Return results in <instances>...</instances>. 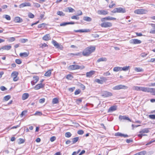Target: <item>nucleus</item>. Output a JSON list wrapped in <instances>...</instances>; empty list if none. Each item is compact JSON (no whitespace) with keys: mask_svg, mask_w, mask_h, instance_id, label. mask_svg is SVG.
Masks as SVG:
<instances>
[{"mask_svg":"<svg viewBox=\"0 0 155 155\" xmlns=\"http://www.w3.org/2000/svg\"><path fill=\"white\" fill-rule=\"evenodd\" d=\"M15 39L14 37H11L8 39V41L10 42H12L14 41Z\"/></svg>","mask_w":155,"mask_h":155,"instance_id":"3c124183","label":"nucleus"},{"mask_svg":"<svg viewBox=\"0 0 155 155\" xmlns=\"http://www.w3.org/2000/svg\"><path fill=\"white\" fill-rule=\"evenodd\" d=\"M48 47V45L46 43L41 44L40 45V47L41 48L43 49H45Z\"/></svg>","mask_w":155,"mask_h":155,"instance_id":"c756f323","label":"nucleus"},{"mask_svg":"<svg viewBox=\"0 0 155 155\" xmlns=\"http://www.w3.org/2000/svg\"><path fill=\"white\" fill-rule=\"evenodd\" d=\"M73 78V76L70 74H68L66 76V78L68 80H71Z\"/></svg>","mask_w":155,"mask_h":155,"instance_id":"ea45409f","label":"nucleus"},{"mask_svg":"<svg viewBox=\"0 0 155 155\" xmlns=\"http://www.w3.org/2000/svg\"><path fill=\"white\" fill-rule=\"evenodd\" d=\"M46 25V24H45V23H42L41 24H40L39 25V28H44L45 27Z\"/></svg>","mask_w":155,"mask_h":155,"instance_id":"de8ad7c7","label":"nucleus"},{"mask_svg":"<svg viewBox=\"0 0 155 155\" xmlns=\"http://www.w3.org/2000/svg\"><path fill=\"white\" fill-rule=\"evenodd\" d=\"M101 25L103 28H106L111 27L112 25L111 22H105L102 23Z\"/></svg>","mask_w":155,"mask_h":155,"instance_id":"0eeeda50","label":"nucleus"},{"mask_svg":"<svg viewBox=\"0 0 155 155\" xmlns=\"http://www.w3.org/2000/svg\"><path fill=\"white\" fill-rule=\"evenodd\" d=\"M95 81L98 83V84H103V83H102V81L101 80H100L98 79H97L95 80Z\"/></svg>","mask_w":155,"mask_h":155,"instance_id":"8fccbe9b","label":"nucleus"},{"mask_svg":"<svg viewBox=\"0 0 155 155\" xmlns=\"http://www.w3.org/2000/svg\"><path fill=\"white\" fill-rule=\"evenodd\" d=\"M130 68V66H125V67H124L123 68L121 67V71H128Z\"/></svg>","mask_w":155,"mask_h":155,"instance_id":"f704fd0d","label":"nucleus"},{"mask_svg":"<svg viewBox=\"0 0 155 155\" xmlns=\"http://www.w3.org/2000/svg\"><path fill=\"white\" fill-rule=\"evenodd\" d=\"M5 18L8 20H11V17L10 16L7 15H5Z\"/></svg>","mask_w":155,"mask_h":155,"instance_id":"09e8293b","label":"nucleus"},{"mask_svg":"<svg viewBox=\"0 0 155 155\" xmlns=\"http://www.w3.org/2000/svg\"><path fill=\"white\" fill-rule=\"evenodd\" d=\"M45 84H43L42 83H39V89L44 87L45 86Z\"/></svg>","mask_w":155,"mask_h":155,"instance_id":"bf43d9fd","label":"nucleus"},{"mask_svg":"<svg viewBox=\"0 0 155 155\" xmlns=\"http://www.w3.org/2000/svg\"><path fill=\"white\" fill-rule=\"evenodd\" d=\"M69 68L71 70H72L79 69L82 70L84 68V66L83 65L79 66L78 65L74 64L70 65Z\"/></svg>","mask_w":155,"mask_h":155,"instance_id":"7ed1b4c3","label":"nucleus"},{"mask_svg":"<svg viewBox=\"0 0 155 155\" xmlns=\"http://www.w3.org/2000/svg\"><path fill=\"white\" fill-rule=\"evenodd\" d=\"M149 128H147L143 129L139 131V133H148L149 132Z\"/></svg>","mask_w":155,"mask_h":155,"instance_id":"c85d7f7f","label":"nucleus"},{"mask_svg":"<svg viewBox=\"0 0 155 155\" xmlns=\"http://www.w3.org/2000/svg\"><path fill=\"white\" fill-rule=\"evenodd\" d=\"M119 119L120 121L122 120H127L131 122V120L127 117L125 116L120 115L119 117Z\"/></svg>","mask_w":155,"mask_h":155,"instance_id":"9b49d317","label":"nucleus"},{"mask_svg":"<svg viewBox=\"0 0 155 155\" xmlns=\"http://www.w3.org/2000/svg\"><path fill=\"white\" fill-rule=\"evenodd\" d=\"M95 48L94 46H91L87 48L83 51L82 54L84 56H88L90 54L94 51Z\"/></svg>","mask_w":155,"mask_h":155,"instance_id":"f257e3e1","label":"nucleus"},{"mask_svg":"<svg viewBox=\"0 0 155 155\" xmlns=\"http://www.w3.org/2000/svg\"><path fill=\"white\" fill-rule=\"evenodd\" d=\"M42 38L45 41H48L50 39V35L49 34H46Z\"/></svg>","mask_w":155,"mask_h":155,"instance_id":"5701e85b","label":"nucleus"},{"mask_svg":"<svg viewBox=\"0 0 155 155\" xmlns=\"http://www.w3.org/2000/svg\"><path fill=\"white\" fill-rule=\"evenodd\" d=\"M147 92L150 93L152 95H155V89L152 88H148L147 91Z\"/></svg>","mask_w":155,"mask_h":155,"instance_id":"dca6fc26","label":"nucleus"},{"mask_svg":"<svg viewBox=\"0 0 155 155\" xmlns=\"http://www.w3.org/2000/svg\"><path fill=\"white\" fill-rule=\"evenodd\" d=\"M154 142H155V140H154L153 139L152 140L150 141L149 142H148L146 144V145H149Z\"/></svg>","mask_w":155,"mask_h":155,"instance_id":"680f3d73","label":"nucleus"},{"mask_svg":"<svg viewBox=\"0 0 155 155\" xmlns=\"http://www.w3.org/2000/svg\"><path fill=\"white\" fill-rule=\"evenodd\" d=\"M29 96V95L28 93H25L23 94L21 97V99L23 100H25L27 99Z\"/></svg>","mask_w":155,"mask_h":155,"instance_id":"412c9836","label":"nucleus"},{"mask_svg":"<svg viewBox=\"0 0 155 155\" xmlns=\"http://www.w3.org/2000/svg\"><path fill=\"white\" fill-rule=\"evenodd\" d=\"M107 61V59L105 57H102L98 59L97 61V63H99L101 61Z\"/></svg>","mask_w":155,"mask_h":155,"instance_id":"cd10ccee","label":"nucleus"},{"mask_svg":"<svg viewBox=\"0 0 155 155\" xmlns=\"http://www.w3.org/2000/svg\"><path fill=\"white\" fill-rule=\"evenodd\" d=\"M27 112V110H24L23 111L21 114H20V116L21 117H22L23 115H24L25 113H26Z\"/></svg>","mask_w":155,"mask_h":155,"instance_id":"774afa93","label":"nucleus"},{"mask_svg":"<svg viewBox=\"0 0 155 155\" xmlns=\"http://www.w3.org/2000/svg\"><path fill=\"white\" fill-rule=\"evenodd\" d=\"M116 18H114L111 17L110 16L106 17L103 18L101 19V21H104L105 20H116Z\"/></svg>","mask_w":155,"mask_h":155,"instance_id":"2eb2a0df","label":"nucleus"},{"mask_svg":"<svg viewBox=\"0 0 155 155\" xmlns=\"http://www.w3.org/2000/svg\"><path fill=\"white\" fill-rule=\"evenodd\" d=\"M71 134L70 132H67L65 133V136L66 137L69 138L71 136Z\"/></svg>","mask_w":155,"mask_h":155,"instance_id":"58836bf2","label":"nucleus"},{"mask_svg":"<svg viewBox=\"0 0 155 155\" xmlns=\"http://www.w3.org/2000/svg\"><path fill=\"white\" fill-rule=\"evenodd\" d=\"M52 103L53 104H57L58 102V100L57 98H55L52 100Z\"/></svg>","mask_w":155,"mask_h":155,"instance_id":"e433bc0d","label":"nucleus"},{"mask_svg":"<svg viewBox=\"0 0 155 155\" xmlns=\"http://www.w3.org/2000/svg\"><path fill=\"white\" fill-rule=\"evenodd\" d=\"M12 46L10 45H5L2 47L0 49V50L2 49L3 50H9L11 48Z\"/></svg>","mask_w":155,"mask_h":155,"instance_id":"f3484780","label":"nucleus"},{"mask_svg":"<svg viewBox=\"0 0 155 155\" xmlns=\"http://www.w3.org/2000/svg\"><path fill=\"white\" fill-rule=\"evenodd\" d=\"M115 136L123 137L124 138L127 137H129L128 135L127 134H124L119 132L116 133L115 134Z\"/></svg>","mask_w":155,"mask_h":155,"instance_id":"ddd939ff","label":"nucleus"},{"mask_svg":"<svg viewBox=\"0 0 155 155\" xmlns=\"http://www.w3.org/2000/svg\"><path fill=\"white\" fill-rule=\"evenodd\" d=\"M147 12V11L144 9H139L135 10L134 11V13L138 14H146Z\"/></svg>","mask_w":155,"mask_h":155,"instance_id":"39448f33","label":"nucleus"},{"mask_svg":"<svg viewBox=\"0 0 155 155\" xmlns=\"http://www.w3.org/2000/svg\"><path fill=\"white\" fill-rule=\"evenodd\" d=\"M117 107L116 106H113L110 107L109 109L108 112L113 111L117 110Z\"/></svg>","mask_w":155,"mask_h":155,"instance_id":"a878e982","label":"nucleus"},{"mask_svg":"<svg viewBox=\"0 0 155 155\" xmlns=\"http://www.w3.org/2000/svg\"><path fill=\"white\" fill-rule=\"evenodd\" d=\"M97 13L99 15H105L108 14L107 11L104 10H99L97 11Z\"/></svg>","mask_w":155,"mask_h":155,"instance_id":"4468645a","label":"nucleus"},{"mask_svg":"<svg viewBox=\"0 0 155 155\" xmlns=\"http://www.w3.org/2000/svg\"><path fill=\"white\" fill-rule=\"evenodd\" d=\"M110 73L109 72V71L104 72L103 73V75L105 76H109L110 75Z\"/></svg>","mask_w":155,"mask_h":155,"instance_id":"13d9d810","label":"nucleus"},{"mask_svg":"<svg viewBox=\"0 0 155 155\" xmlns=\"http://www.w3.org/2000/svg\"><path fill=\"white\" fill-rule=\"evenodd\" d=\"M130 42L132 44H140L141 41L137 39H132L130 40Z\"/></svg>","mask_w":155,"mask_h":155,"instance_id":"6e6552de","label":"nucleus"},{"mask_svg":"<svg viewBox=\"0 0 155 155\" xmlns=\"http://www.w3.org/2000/svg\"><path fill=\"white\" fill-rule=\"evenodd\" d=\"M149 117L150 118L153 119H155V115H149Z\"/></svg>","mask_w":155,"mask_h":155,"instance_id":"69168bd1","label":"nucleus"},{"mask_svg":"<svg viewBox=\"0 0 155 155\" xmlns=\"http://www.w3.org/2000/svg\"><path fill=\"white\" fill-rule=\"evenodd\" d=\"M79 140V137H77L72 139V144L75 143Z\"/></svg>","mask_w":155,"mask_h":155,"instance_id":"473e14b6","label":"nucleus"},{"mask_svg":"<svg viewBox=\"0 0 155 155\" xmlns=\"http://www.w3.org/2000/svg\"><path fill=\"white\" fill-rule=\"evenodd\" d=\"M33 80L31 81V83L32 85H34L38 81V78L37 77H34Z\"/></svg>","mask_w":155,"mask_h":155,"instance_id":"393cba45","label":"nucleus"},{"mask_svg":"<svg viewBox=\"0 0 155 155\" xmlns=\"http://www.w3.org/2000/svg\"><path fill=\"white\" fill-rule=\"evenodd\" d=\"M57 15L61 16H64L65 15V14L63 12L59 11L57 12Z\"/></svg>","mask_w":155,"mask_h":155,"instance_id":"c9c22d12","label":"nucleus"},{"mask_svg":"<svg viewBox=\"0 0 155 155\" xmlns=\"http://www.w3.org/2000/svg\"><path fill=\"white\" fill-rule=\"evenodd\" d=\"M29 54V52L28 51L27 52L21 53L19 54V55L21 58H26L27 57Z\"/></svg>","mask_w":155,"mask_h":155,"instance_id":"f8f14e48","label":"nucleus"},{"mask_svg":"<svg viewBox=\"0 0 155 155\" xmlns=\"http://www.w3.org/2000/svg\"><path fill=\"white\" fill-rule=\"evenodd\" d=\"M113 71L115 72L121 71V67H115L113 69Z\"/></svg>","mask_w":155,"mask_h":155,"instance_id":"2f4dec72","label":"nucleus"},{"mask_svg":"<svg viewBox=\"0 0 155 155\" xmlns=\"http://www.w3.org/2000/svg\"><path fill=\"white\" fill-rule=\"evenodd\" d=\"M11 98V96L9 95H7L4 97V99L5 101L8 100Z\"/></svg>","mask_w":155,"mask_h":155,"instance_id":"a19ab883","label":"nucleus"},{"mask_svg":"<svg viewBox=\"0 0 155 155\" xmlns=\"http://www.w3.org/2000/svg\"><path fill=\"white\" fill-rule=\"evenodd\" d=\"M95 72V71H91L89 72H87L86 74V77L90 78L94 74Z\"/></svg>","mask_w":155,"mask_h":155,"instance_id":"a211bd4d","label":"nucleus"},{"mask_svg":"<svg viewBox=\"0 0 155 155\" xmlns=\"http://www.w3.org/2000/svg\"><path fill=\"white\" fill-rule=\"evenodd\" d=\"M18 73L17 71H13L11 74V77L13 78V80L14 81H17L19 79L18 77Z\"/></svg>","mask_w":155,"mask_h":155,"instance_id":"20e7f679","label":"nucleus"},{"mask_svg":"<svg viewBox=\"0 0 155 155\" xmlns=\"http://www.w3.org/2000/svg\"><path fill=\"white\" fill-rule=\"evenodd\" d=\"M118 13H124L126 12V10L124 8L121 7L117 8Z\"/></svg>","mask_w":155,"mask_h":155,"instance_id":"4be33fe9","label":"nucleus"},{"mask_svg":"<svg viewBox=\"0 0 155 155\" xmlns=\"http://www.w3.org/2000/svg\"><path fill=\"white\" fill-rule=\"evenodd\" d=\"M67 25H68V22H63V23H61L60 25V26H65Z\"/></svg>","mask_w":155,"mask_h":155,"instance_id":"e2e57ef3","label":"nucleus"},{"mask_svg":"<svg viewBox=\"0 0 155 155\" xmlns=\"http://www.w3.org/2000/svg\"><path fill=\"white\" fill-rule=\"evenodd\" d=\"M31 6V4L30 3H23L21 4L19 7L20 8H22L25 6Z\"/></svg>","mask_w":155,"mask_h":155,"instance_id":"6ab92c4d","label":"nucleus"},{"mask_svg":"<svg viewBox=\"0 0 155 155\" xmlns=\"http://www.w3.org/2000/svg\"><path fill=\"white\" fill-rule=\"evenodd\" d=\"M134 70L137 72H143V69L140 68H135Z\"/></svg>","mask_w":155,"mask_h":155,"instance_id":"72a5a7b5","label":"nucleus"},{"mask_svg":"<svg viewBox=\"0 0 155 155\" xmlns=\"http://www.w3.org/2000/svg\"><path fill=\"white\" fill-rule=\"evenodd\" d=\"M147 87H139L137 86H134L132 87L133 90L137 91H142L144 92H147Z\"/></svg>","mask_w":155,"mask_h":155,"instance_id":"f03ea898","label":"nucleus"},{"mask_svg":"<svg viewBox=\"0 0 155 155\" xmlns=\"http://www.w3.org/2000/svg\"><path fill=\"white\" fill-rule=\"evenodd\" d=\"M84 131L82 130H79L78 131L77 133L78 134L82 135L84 134Z\"/></svg>","mask_w":155,"mask_h":155,"instance_id":"052dcab7","label":"nucleus"},{"mask_svg":"<svg viewBox=\"0 0 155 155\" xmlns=\"http://www.w3.org/2000/svg\"><path fill=\"white\" fill-rule=\"evenodd\" d=\"M146 151H143L138 153L139 155H145L146 153Z\"/></svg>","mask_w":155,"mask_h":155,"instance_id":"864d4df0","label":"nucleus"},{"mask_svg":"<svg viewBox=\"0 0 155 155\" xmlns=\"http://www.w3.org/2000/svg\"><path fill=\"white\" fill-rule=\"evenodd\" d=\"M15 62L17 64H20L21 63L22 61L20 59H15Z\"/></svg>","mask_w":155,"mask_h":155,"instance_id":"37998d69","label":"nucleus"},{"mask_svg":"<svg viewBox=\"0 0 155 155\" xmlns=\"http://www.w3.org/2000/svg\"><path fill=\"white\" fill-rule=\"evenodd\" d=\"M53 70H49L44 75L46 77H50L51 73V71Z\"/></svg>","mask_w":155,"mask_h":155,"instance_id":"bb28decb","label":"nucleus"},{"mask_svg":"<svg viewBox=\"0 0 155 155\" xmlns=\"http://www.w3.org/2000/svg\"><path fill=\"white\" fill-rule=\"evenodd\" d=\"M83 20L87 21L90 22L91 21L92 19L90 17L85 16L84 17Z\"/></svg>","mask_w":155,"mask_h":155,"instance_id":"7c9ffc66","label":"nucleus"},{"mask_svg":"<svg viewBox=\"0 0 155 155\" xmlns=\"http://www.w3.org/2000/svg\"><path fill=\"white\" fill-rule=\"evenodd\" d=\"M80 87L82 90H84L85 89V87L83 84H80L79 85Z\"/></svg>","mask_w":155,"mask_h":155,"instance_id":"4d7b16f0","label":"nucleus"},{"mask_svg":"<svg viewBox=\"0 0 155 155\" xmlns=\"http://www.w3.org/2000/svg\"><path fill=\"white\" fill-rule=\"evenodd\" d=\"M71 55H73L74 56H81L82 55V54L81 52L78 53L76 54H73V53H71Z\"/></svg>","mask_w":155,"mask_h":155,"instance_id":"a18cd8bd","label":"nucleus"},{"mask_svg":"<svg viewBox=\"0 0 155 155\" xmlns=\"http://www.w3.org/2000/svg\"><path fill=\"white\" fill-rule=\"evenodd\" d=\"M78 16V15H77V16L74 15V16H72L71 17V18L72 19H76V20H78L79 18Z\"/></svg>","mask_w":155,"mask_h":155,"instance_id":"5fc2aeb1","label":"nucleus"},{"mask_svg":"<svg viewBox=\"0 0 155 155\" xmlns=\"http://www.w3.org/2000/svg\"><path fill=\"white\" fill-rule=\"evenodd\" d=\"M100 78L103 83L104 82L106 81L107 80L106 78L103 77H100Z\"/></svg>","mask_w":155,"mask_h":155,"instance_id":"79ce46f5","label":"nucleus"},{"mask_svg":"<svg viewBox=\"0 0 155 155\" xmlns=\"http://www.w3.org/2000/svg\"><path fill=\"white\" fill-rule=\"evenodd\" d=\"M20 124H21L20 123L18 125L16 126H13L10 129H16L18 127H19L20 126ZM7 129H8V130H10V129L9 128V127H8L7 128Z\"/></svg>","mask_w":155,"mask_h":155,"instance_id":"4c0bfd02","label":"nucleus"},{"mask_svg":"<svg viewBox=\"0 0 155 155\" xmlns=\"http://www.w3.org/2000/svg\"><path fill=\"white\" fill-rule=\"evenodd\" d=\"M28 41V40L27 39L23 38V39H21L20 40V41L22 43H25V42L27 41Z\"/></svg>","mask_w":155,"mask_h":155,"instance_id":"603ef678","label":"nucleus"},{"mask_svg":"<svg viewBox=\"0 0 155 155\" xmlns=\"http://www.w3.org/2000/svg\"><path fill=\"white\" fill-rule=\"evenodd\" d=\"M51 42L52 43L56 48H59L61 50H62L63 48V47L62 46L60 47L59 44L55 41L52 40Z\"/></svg>","mask_w":155,"mask_h":155,"instance_id":"1a4fd4ad","label":"nucleus"},{"mask_svg":"<svg viewBox=\"0 0 155 155\" xmlns=\"http://www.w3.org/2000/svg\"><path fill=\"white\" fill-rule=\"evenodd\" d=\"M14 21L15 23H20L22 21V20L19 17H15Z\"/></svg>","mask_w":155,"mask_h":155,"instance_id":"aec40b11","label":"nucleus"},{"mask_svg":"<svg viewBox=\"0 0 155 155\" xmlns=\"http://www.w3.org/2000/svg\"><path fill=\"white\" fill-rule=\"evenodd\" d=\"M112 95V94L111 92L107 91H104L103 93L102 96L104 97H107L111 96Z\"/></svg>","mask_w":155,"mask_h":155,"instance_id":"9d476101","label":"nucleus"},{"mask_svg":"<svg viewBox=\"0 0 155 155\" xmlns=\"http://www.w3.org/2000/svg\"><path fill=\"white\" fill-rule=\"evenodd\" d=\"M148 54V53H142L140 55L142 57H146Z\"/></svg>","mask_w":155,"mask_h":155,"instance_id":"338daca9","label":"nucleus"},{"mask_svg":"<svg viewBox=\"0 0 155 155\" xmlns=\"http://www.w3.org/2000/svg\"><path fill=\"white\" fill-rule=\"evenodd\" d=\"M56 137L54 136H53L51 137L50 140L51 142H53L56 140Z\"/></svg>","mask_w":155,"mask_h":155,"instance_id":"0e129e2a","label":"nucleus"},{"mask_svg":"<svg viewBox=\"0 0 155 155\" xmlns=\"http://www.w3.org/2000/svg\"><path fill=\"white\" fill-rule=\"evenodd\" d=\"M28 17L31 18H33L34 17V15L31 12H29L28 15Z\"/></svg>","mask_w":155,"mask_h":155,"instance_id":"49530a36","label":"nucleus"},{"mask_svg":"<svg viewBox=\"0 0 155 155\" xmlns=\"http://www.w3.org/2000/svg\"><path fill=\"white\" fill-rule=\"evenodd\" d=\"M82 100L80 98L77 99L76 101V103L77 104H79L81 103V102H82Z\"/></svg>","mask_w":155,"mask_h":155,"instance_id":"6e6d98bb","label":"nucleus"},{"mask_svg":"<svg viewBox=\"0 0 155 155\" xmlns=\"http://www.w3.org/2000/svg\"><path fill=\"white\" fill-rule=\"evenodd\" d=\"M74 31L75 32H87L89 31V29H80L77 30H74Z\"/></svg>","mask_w":155,"mask_h":155,"instance_id":"b1692460","label":"nucleus"},{"mask_svg":"<svg viewBox=\"0 0 155 155\" xmlns=\"http://www.w3.org/2000/svg\"><path fill=\"white\" fill-rule=\"evenodd\" d=\"M19 141L18 143L19 144H21V143H24L25 140L24 139L22 138H19L18 139Z\"/></svg>","mask_w":155,"mask_h":155,"instance_id":"c03bdc74","label":"nucleus"},{"mask_svg":"<svg viewBox=\"0 0 155 155\" xmlns=\"http://www.w3.org/2000/svg\"><path fill=\"white\" fill-rule=\"evenodd\" d=\"M127 88L128 87L127 86L120 84L115 86L113 87V89L114 90H119L121 89H127Z\"/></svg>","mask_w":155,"mask_h":155,"instance_id":"423d86ee","label":"nucleus"}]
</instances>
